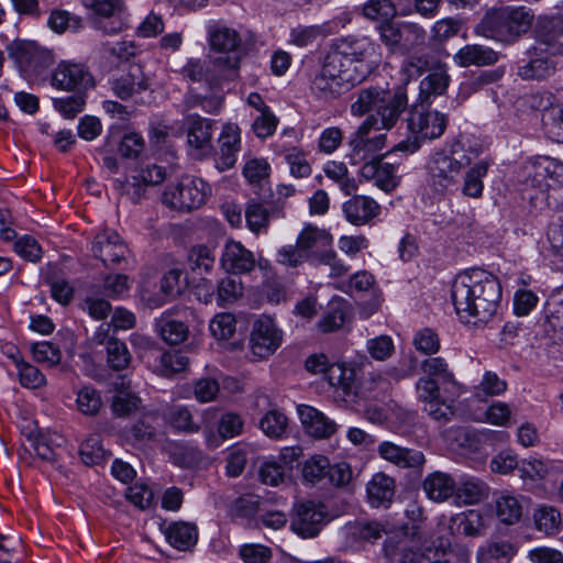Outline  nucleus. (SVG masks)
<instances>
[{"label":"nucleus","mask_w":563,"mask_h":563,"mask_svg":"<svg viewBox=\"0 0 563 563\" xmlns=\"http://www.w3.org/2000/svg\"><path fill=\"white\" fill-rule=\"evenodd\" d=\"M408 107L406 89L398 86L394 90L382 86H369L360 89L351 104L354 117L368 115L349 137V158L352 165H363L365 162L378 159L376 155L386 146L385 133L371 135L373 130H390L398 122Z\"/></svg>","instance_id":"nucleus-1"},{"label":"nucleus","mask_w":563,"mask_h":563,"mask_svg":"<svg viewBox=\"0 0 563 563\" xmlns=\"http://www.w3.org/2000/svg\"><path fill=\"white\" fill-rule=\"evenodd\" d=\"M373 44L366 38H339L325 53L311 81L321 98H333L363 81L372 71Z\"/></svg>","instance_id":"nucleus-2"},{"label":"nucleus","mask_w":563,"mask_h":563,"mask_svg":"<svg viewBox=\"0 0 563 563\" xmlns=\"http://www.w3.org/2000/svg\"><path fill=\"white\" fill-rule=\"evenodd\" d=\"M474 161V152L455 144L450 151L435 152L428 165V184L432 190L445 195L461 187L462 194L471 198L483 195V178L489 164L485 159Z\"/></svg>","instance_id":"nucleus-3"},{"label":"nucleus","mask_w":563,"mask_h":563,"mask_svg":"<svg viewBox=\"0 0 563 563\" xmlns=\"http://www.w3.org/2000/svg\"><path fill=\"white\" fill-rule=\"evenodd\" d=\"M451 298L456 314L463 322L487 323L498 310L501 286L492 273L472 268L456 275L451 288Z\"/></svg>","instance_id":"nucleus-4"},{"label":"nucleus","mask_w":563,"mask_h":563,"mask_svg":"<svg viewBox=\"0 0 563 563\" xmlns=\"http://www.w3.org/2000/svg\"><path fill=\"white\" fill-rule=\"evenodd\" d=\"M533 13L526 7H501L489 10L475 26V33L501 43H515L526 34Z\"/></svg>","instance_id":"nucleus-5"},{"label":"nucleus","mask_w":563,"mask_h":563,"mask_svg":"<svg viewBox=\"0 0 563 563\" xmlns=\"http://www.w3.org/2000/svg\"><path fill=\"white\" fill-rule=\"evenodd\" d=\"M207 41L210 51L217 54L210 57L211 65L221 68L234 79L243 56L240 33L222 22H210L207 25Z\"/></svg>","instance_id":"nucleus-6"},{"label":"nucleus","mask_w":563,"mask_h":563,"mask_svg":"<svg viewBox=\"0 0 563 563\" xmlns=\"http://www.w3.org/2000/svg\"><path fill=\"white\" fill-rule=\"evenodd\" d=\"M446 125L445 114L430 110L427 104H415L407 119V128L411 136L398 143L394 151L412 154L421 147L423 142L439 139L444 133Z\"/></svg>","instance_id":"nucleus-7"},{"label":"nucleus","mask_w":563,"mask_h":563,"mask_svg":"<svg viewBox=\"0 0 563 563\" xmlns=\"http://www.w3.org/2000/svg\"><path fill=\"white\" fill-rule=\"evenodd\" d=\"M527 185L539 189L548 208H563V163L548 156L538 157L530 166Z\"/></svg>","instance_id":"nucleus-8"},{"label":"nucleus","mask_w":563,"mask_h":563,"mask_svg":"<svg viewBox=\"0 0 563 563\" xmlns=\"http://www.w3.org/2000/svg\"><path fill=\"white\" fill-rule=\"evenodd\" d=\"M7 52L19 70L27 78L42 75L53 64L51 51L32 41H13L7 46Z\"/></svg>","instance_id":"nucleus-9"},{"label":"nucleus","mask_w":563,"mask_h":563,"mask_svg":"<svg viewBox=\"0 0 563 563\" xmlns=\"http://www.w3.org/2000/svg\"><path fill=\"white\" fill-rule=\"evenodd\" d=\"M208 185L200 178L185 176L176 184L168 185L163 194V202L178 211H190L206 201Z\"/></svg>","instance_id":"nucleus-10"},{"label":"nucleus","mask_w":563,"mask_h":563,"mask_svg":"<svg viewBox=\"0 0 563 563\" xmlns=\"http://www.w3.org/2000/svg\"><path fill=\"white\" fill-rule=\"evenodd\" d=\"M91 253L106 267L126 269L130 266V250L113 230L98 232L91 243Z\"/></svg>","instance_id":"nucleus-11"},{"label":"nucleus","mask_w":563,"mask_h":563,"mask_svg":"<svg viewBox=\"0 0 563 563\" xmlns=\"http://www.w3.org/2000/svg\"><path fill=\"white\" fill-rule=\"evenodd\" d=\"M216 121L198 113L186 114L183 129L187 136V146L196 158H202L212 152V136Z\"/></svg>","instance_id":"nucleus-12"},{"label":"nucleus","mask_w":563,"mask_h":563,"mask_svg":"<svg viewBox=\"0 0 563 563\" xmlns=\"http://www.w3.org/2000/svg\"><path fill=\"white\" fill-rule=\"evenodd\" d=\"M51 85L63 91L86 92L95 86V80L84 64L62 60L52 71Z\"/></svg>","instance_id":"nucleus-13"},{"label":"nucleus","mask_w":563,"mask_h":563,"mask_svg":"<svg viewBox=\"0 0 563 563\" xmlns=\"http://www.w3.org/2000/svg\"><path fill=\"white\" fill-rule=\"evenodd\" d=\"M283 332L268 316H262L253 323L250 335V349L254 356L266 358L280 346Z\"/></svg>","instance_id":"nucleus-14"},{"label":"nucleus","mask_w":563,"mask_h":563,"mask_svg":"<svg viewBox=\"0 0 563 563\" xmlns=\"http://www.w3.org/2000/svg\"><path fill=\"white\" fill-rule=\"evenodd\" d=\"M325 520L324 506L313 501H305L294 507L290 529L303 539L314 538L320 533Z\"/></svg>","instance_id":"nucleus-15"},{"label":"nucleus","mask_w":563,"mask_h":563,"mask_svg":"<svg viewBox=\"0 0 563 563\" xmlns=\"http://www.w3.org/2000/svg\"><path fill=\"white\" fill-rule=\"evenodd\" d=\"M543 47H531L518 64L517 75L523 80H542L556 71L554 57Z\"/></svg>","instance_id":"nucleus-16"},{"label":"nucleus","mask_w":563,"mask_h":563,"mask_svg":"<svg viewBox=\"0 0 563 563\" xmlns=\"http://www.w3.org/2000/svg\"><path fill=\"white\" fill-rule=\"evenodd\" d=\"M82 5L102 18H113L112 21H98L96 27L104 34H117L125 27L122 14L125 11L124 0H80Z\"/></svg>","instance_id":"nucleus-17"},{"label":"nucleus","mask_w":563,"mask_h":563,"mask_svg":"<svg viewBox=\"0 0 563 563\" xmlns=\"http://www.w3.org/2000/svg\"><path fill=\"white\" fill-rule=\"evenodd\" d=\"M533 33L536 38L533 47H543L550 54L562 53V45L559 42V37L563 34V19L561 16H540Z\"/></svg>","instance_id":"nucleus-18"},{"label":"nucleus","mask_w":563,"mask_h":563,"mask_svg":"<svg viewBox=\"0 0 563 563\" xmlns=\"http://www.w3.org/2000/svg\"><path fill=\"white\" fill-rule=\"evenodd\" d=\"M180 75L190 82H206L210 88L219 87L223 81L233 78L221 68L206 63L200 58H190L181 68Z\"/></svg>","instance_id":"nucleus-19"},{"label":"nucleus","mask_w":563,"mask_h":563,"mask_svg":"<svg viewBox=\"0 0 563 563\" xmlns=\"http://www.w3.org/2000/svg\"><path fill=\"white\" fill-rule=\"evenodd\" d=\"M380 206L369 196L354 195L342 205L347 222L353 225H365L380 213Z\"/></svg>","instance_id":"nucleus-20"},{"label":"nucleus","mask_w":563,"mask_h":563,"mask_svg":"<svg viewBox=\"0 0 563 563\" xmlns=\"http://www.w3.org/2000/svg\"><path fill=\"white\" fill-rule=\"evenodd\" d=\"M397 169V166L382 158L372 159L361 166L360 176L365 180H373L377 187L388 192L399 184Z\"/></svg>","instance_id":"nucleus-21"},{"label":"nucleus","mask_w":563,"mask_h":563,"mask_svg":"<svg viewBox=\"0 0 563 563\" xmlns=\"http://www.w3.org/2000/svg\"><path fill=\"white\" fill-rule=\"evenodd\" d=\"M383 551L390 563H422L424 560L422 551L406 536L388 538Z\"/></svg>","instance_id":"nucleus-22"},{"label":"nucleus","mask_w":563,"mask_h":563,"mask_svg":"<svg viewBox=\"0 0 563 563\" xmlns=\"http://www.w3.org/2000/svg\"><path fill=\"white\" fill-rule=\"evenodd\" d=\"M221 265L232 274L249 273L255 267V257L240 242L230 241L224 246Z\"/></svg>","instance_id":"nucleus-23"},{"label":"nucleus","mask_w":563,"mask_h":563,"mask_svg":"<svg viewBox=\"0 0 563 563\" xmlns=\"http://www.w3.org/2000/svg\"><path fill=\"white\" fill-rule=\"evenodd\" d=\"M377 451L380 457L402 468H419L426 461L421 451L402 448L388 441L380 443Z\"/></svg>","instance_id":"nucleus-24"},{"label":"nucleus","mask_w":563,"mask_h":563,"mask_svg":"<svg viewBox=\"0 0 563 563\" xmlns=\"http://www.w3.org/2000/svg\"><path fill=\"white\" fill-rule=\"evenodd\" d=\"M298 415L306 432L314 438H329L336 431L335 422L311 406H298Z\"/></svg>","instance_id":"nucleus-25"},{"label":"nucleus","mask_w":563,"mask_h":563,"mask_svg":"<svg viewBox=\"0 0 563 563\" xmlns=\"http://www.w3.org/2000/svg\"><path fill=\"white\" fill-rule=\"evenodd\" d=\"M148 79L139 64L129 66L128 71L112 81V90L120 99L125 100L134 93L148 88Z\"/></svg>","instance_id":"nucleus-26"},{"label":"nucleus","mask_w":563,"mask_h":563,"mask_svg":"<svg viewBox=\"0 0 563 563\" xmlns=\"http://www.w3.org/2000/svg\"><path fill=\"white\" fill-rule=\"evenodd\" d=\"M453 60L460 67L489 66L497 63L498 53L484 45L467 44L453 55Z\"/></svg>","instance_id":"nucleus-27"},{"label":"nucleus","mask_w":563,"mask_h":563,"mask_svg":"<svg viewBox=\"0 0 563 563\" xmlns=\"http://www.w3.org/2000/svg\"><path fill=\"white\" fill-rule=\"evenodd\" d=\"M450 76L443 66L432 70L420 81L419 103L430 107L433 100L442 97L449 87Z\"/></svg>","instance_id":"nucleus-28"},{"label":"nucleus","mask_w":563,"mask_h":563,"mask_svg":"<svg viewBox=\"0 0 563 563\" xmlns=\"http://www.w3.org/2000/svg\"><path fill=\"white\" fill-rule=\"evenodd\" d=\"M154 327L159 338L170 345L180 344L189 333L188 327L183 321L175 319L169 311L156 318Z\"/></svg>","instance_id":"nucleus-29"},{"label":"nucleus","mask_w":563,"mask_h":563,"mask_svg":"<svg viewBox=\"0 0 563 563\" xmlns=\"http://www.w3.org/2000/svg\"><path fill=\"white\" fill-rule=\"evenodd\" d=\"M455 483L451 475L437 471L424 478L422 487L431 500L441 503L455 494Z\"/></svg>","instance_id":"nucleus-30"},{"label":"nucleus","mask_w":563,"mask_h":563,"mask_svg":"<svg viewBox=\"0 0 563 563\" xmlns=\"http://www.w3.org/2000/svg\"><path fill=\"white\" fill-rule=\"evenodd\" d=\"M421 369L426 377H432L439 382L445 391L457 393L459 384L453 372L443 357H429L421 363Z\"/></svg>","instance_id":"nucleus-31"},{"label":"nucleus","mask_w":563,"mask_h":563,"mask_svg":"<svg viewBox=\"0 0 563 563\" xmlns=\"http://www.w3.org/2000/svg\"><path fill=\"white\" fill-rule=\"evenodd\" d=\"M331 242L332 236L325 230L311 224L306 225L297 238L298 245L308 258L316 255L320 257L319 250L329 247Z\"/></svg>","instance_id":"nucleus-32"},{"label":"nucleus","mask_w":563,"mask_h":563,"mask_svg":"<svg viewBox=\"0 0 563 563\" xmlns=\"http://www.w3.org/2000/svg\"><path fill=\"white\" fill-rule=\"evenodd\" d=\"M167 542L179 551L192 548L198 540L197 527L185 521H175L165 529Z\"/></svg>","instance_id":"nucleus-33"},{"label":"nucleus","mask_w":563,"mask_h":563,"mask_svg":"<svg viewBox=\"0 0 563 563\" xmlns=\"http://www.w3.org/2000/svg\"><path fill=\"white\" fill-rule=\"evenodd\" d=\"M517 553L515 544L508 540H494L477 551V563H510Z\"/></svg>","instance_id":"nucleus-34"},{"label":"nucleus","mask_w":563,"mask_h":563,"mask_svg":"<svg viewBox=\"0 0 563 563\" xmlns=\"http://www.w3.org/2000/svg\"><path fill=\"white\" fill-rule=\"evenodd\" d=\"M394 490V479L382 473L375 474L366 487L368 500L374 507L389 504L393 499Z\"/></svg>","instance_id":"nucleus-35"},{"label":"nucleus","mask_w":563,"mask_h":563,"mask_svg":"<svg viewBox=\"0 0 563 563\" xmlns=\"http://www.w3.org/2000/svg\"><path fill=\"white\" fill-rule=\"evenodd\" d=\"M487 492L488 487L483 481L463 475L460 477L459 482L455 483L454 495L460 501L472 505L484 499V497L487 496Z\"/></svg>","instance_id":"nucleus-36"},{"label":"nucleus","mask_w":563,"mask_h":563,"mask_svg":"<svg viewBox=\"0 0 563 563\" xmlns=\"http://www.w3.org/2000/svg\"><path fill=\"white\" fill-rule=\"evenodd\" d=\"M495 511L503 523L515 525L521 519L523 506L519 497L503 493L496 498Z\"/></svg>","instance_id":"nucleus-37"},{"label":"nucleus","mask_w":563,"mask_h":563,"mask_svg":"<svg viewBox=\"0 0 563 563\" xmlns=\"http://www.w3.org/2000/svg\"><path fill=\"white\" fill-rule=\"evenodd\" d=\"M214 262L213 251L206 245L192 246L188 253V269L197 276L209 273L213 268Z\"/></svg>","instance_id":"nucleus-38"},{"label":"nucleus","mask_w":563,"mask_h":563,"mask_svg":"<svg viewBox=\"0 0 563 563\" xmlns=\"http://www.w3.org/2000/svg\"><path fill=\"white\" fill-rule=\"evenodd\" d=\"M536 528L548 536H553L561 530L562 517L552 506H541L533 514Z\"/></svg>","instance_id":"nucleus-39"},{"label":"nucleus","mask_w":563,"mask_h":563,"mask_svg":"<svg viewBox=\"0 0 563 563\" xmlns=\"http://www.w3.org/2000/svg\"><path fill=\"white\" fill-rule=\"evenodd\" d=\"M244 217L247 228L253 233H260L267 230L271 212L262 202L252 199L246 205Z\"/></svg>","instance_id":"nucleus-40"},{"label":"nucleus","mask_w":563,"mask_h":563,"mask_svg":"<svg viewBox=\"0 0 563 563\" xmlns=\"http://www.w3.org/2000/svg\"><path fill=\"white\" fill-rule=\"evenodd\" d=\"M47 26L57 34H64L67 31L78 32L84 24L80 16L66 10L55 9L49 13Z\"/></svg>","instance_id":"nucleus-41"},{"label":"nucleus","mask_w":563,"mask_h":563,"mask_svg":"<svg viewBox=\"0 0 563 563\" xmlns=\"http://www.w3.org/2000/svg\"><path fill=\"white\" fill-rule=\"evenodd\" d=\"M107 363L113 371L120 372L129 367L132 356L124 342L115 338L107 341Z\"/></svg>","instance_id":"nucleus-42"},{"label":"nucleus","mask_w":563,"mask_h":563,"mask_svg":"<svg viewBox=\"0 0 563 563\" xmlns=\"http://www.w3.org/2000/svg\"><path fill=\"white\" fill-rule=\"evenodd\" d=\"M329 384L340 388L345 396L353 393L355 385V373L352 368L345 367L343 364H332L325 375Z\"/></svg>","instance_id":"nucleus-43"},{"label":"nucleus","mask_w":563,"mask_h":563,"mask_svg":"<svg viewBox=\"0 0 563 563\" xmlns=\"http://www.w3.org/2000/svg\"><path fill=\"white\" fill-rule=\"evenodd\" d=\"M325 176L334 180L345 195L356 191L357 185L353 177L349 176L347 167L342 162L330 161L324 167Z\"/></svg>","instance_id":"nucleus-44"},{"label":"nucleus","mask_w":563,"mask_h":563,"mask_svg":"<svg viewBox=\"0 0 563 563\" xmlns=\"http://www.w3.org/2000/svg\"><path fill=\"white\" fill-rule=\"evenodd\" d=\"M188 363V357L179 351L165 352L159 357L156 372L161 376L172 377L173 375L185 371Z\"/></svg>","instance_id":"nucleus-45"},{"label":"nucleus","mask_w":563,"mask_h":563,"mask_svg":"<svg viewBox=\"0 0 563 563\" xmlns=\"http://www.w3.org/2000/svg\"><path fill=\"white\" fill-rule=\"evenodd\" d=\"M287 417L277 409L267 411L260 421L261 430L272 439L282 438L287 430Z\"/></svg>","instance_id":"nucleus-46"},{"label":"nucleus","mask_w":563,"mask_h":563,"mask_svg":"<svg viewBox=\"0 0 563 563\" xmlns=\"http://www.w3.org/2000/svg\"><path fill=\"white\" fill-rule=\"evenodd\" d=\"M77 409L85 416H95L102 406L100 393L92 386L87 385L77 391Z\"/></svg>","instance_id":"nucleus-47"},{"label":"nucleus","mask_w":563,"mask_h":563,"mask_svg":"<svg viewBox=\"0 0 563 563\" xmlns=\"http://www.w3.org/2000/svg\"><path fill=\"white\" fill-rule=\"evenodd\" d=\"M329 460L324 455H313L305 461L301 475L306 483L317 484L327 477Z\"/></svg>","instance_id":"nucleus-48"},{"label":"nucleus","mask_w":563,"mask_h":563,"mask_svg":"<svg viewBox=\"0 0 563 563\" xmlns=\"http://www.w3.org/2000/svg\"><path fill=\"white\" fill-rule=\"evenodd\" d=\"M325 35L327 31L322 25H297L290 30L289 43L298 47H306Z\"/></svg>","instance_id":"nucleus-49"},{"label":"nucleus","mask_w":563,"mask_h":563,"mask_svg":"<svg viewBox=\"0 0 563 563\" xmlns=\"http://www.w3.org/2000/svg\"><path fill=\"white\" fill-rule=\"evenodd\" d=\"M54 109L66 119H73L84 110L85 92H74L71 96L53 98Z\"/></svg>","instance_id":"nucleus-50"},{"label":"nucleus","mask_w":563,"mask_h":563,"mask_svg":"<svg viewBox=\"0 0 563 563\" xmlns=\"http://www.w3.org/2000/svg\"><path fill=\"white\" fill-rule=\"evenodd\" d=\"M16 369L20 384L25 388L35 389L46 384V378L41 371L24 360L16 361Z\"/></svg>","instance_id":"nucleus-51"},{"label":"nucleus","mask_w":563,"mask_h":563,"mask_svg":"<svg viewBox=\"0 0 563 563\" xmlns=\"http://www.w3.org/2000/svg\"><path fill=\"white\" fill-rule=\"evenodd\" d=\"M31 351L34 361L47 367L57 365L62 360L59 347L47 341L34 343Z\"/></svg>","instance_id":"nucleus-52"},{"label":"nucleus","mask_w":563,"mask_h":563,"mask_svg":"<svg viewBox=\"0 0 563 563\" xmlns=\"http://www.w3.org/2000/svg\"><path fill=\"white\" fill-rule=\"evenodd\" d=\"M113 186L122 196H125L133 203H137L143 198L147 187L136 175L128 177L124 180L115 179Z\"/></svg>","instance_id":"nucleus-53"},{"label":"nucleus","mask_w":563,"mask_h":563,"mask_svg":"<svg viewBox=\"0 0 563 563\" xmlns=\"http://www.w3.org/2000/svg\"><path fill=\"white\" fill-rule=\"evenodd\" d=\"M79 454L86 465H97L104 460L106 451L99 435H91L80 444Z\"/></svg>","instance_id":"nucleus-54"},{"label":"nucleus","mask_w":563,"mask_h":563,"mask_svg":"<svg viewBox=\"0 0 563 563\" xmlns=\"http://www.w3.org/2000/svg\"><path fill=\"white\" fill-rule=\"evenodd\" d=\"M236 321L232 313H218L211 320L209 329L211 334L218 340H228L235 332Z\"/></svg>","instance_id":"nucleus-55"},{"label":"nucleus","mask_w":563,"mask_h":563,"mask_svg":"<svg viewBox=\"0 0 563 563\" xmlns=\"http://www.w3.org/2000/svg\"><path fill=\"white\" fill-rule=\"evenodd\" d=\"M401 51H410L415 47L421 46L426 42V31L415 23H404L401 24Z\"/></svg>","instance_id":"nucleus-56"},{"label":"nucleus","mask_w":563,"mask_h":563,"mask_svg":"<svg viewBox=\"0 0 563 563\" xmlns=\"http://www.w3.org/2000/svg\"><path fill=\"white\" fill-rule=\"evenodd\" d=\"M412 343L418 352L426 355L435 354L440 350L439 336L429 328L417 331Z\"/></svg>","instance_id":"nucleus-57"},{"label":"nucleus","mask_w":563,"mask_h":563,"mask_svg":"<svg viewBox=\"0 0 563 563\" xmlns=\"http://www.w3.org/2000/svg\"><path fill=\"white\" fill-rule=\"evenodd\" d=\"M125 496L129 501L141 510L148 509L154 504V493L145 484H134L128 487Z\"/></svg>","instance_id":"nucleus-58"},{"label":"nucleus","mask_w":563,"mask_h":563,"mask_svg":"<svg viewBox=\"0 0 563 563\" xmlns=\"http://www.w3.org/2000/svg\"><path fill=\"white\" fill-rule=\"evenodd\" d=\"M363 14L372 20L388 21L395 18L390 0H368L363 5Z\"/></svg>","instance_id":"nucleus-59"},{"label":"nucleus","mask_w":563,"mask_h":563,"mask_svg":"<svg viewBox=\"0 0 563 563\" xmlns=\"http://www.w3.org/2000/svg\"><path fill=\"white\" fill-rule=\"evenodd\" d=\"M218 301L220 303L232 302L242 295V283L239 278L227 276L217 286Z\"/></svg>","instance_id":"nucleus-60"},{"label":"nucleus","mask_w":563,"mask_h":563,"mask_svg":"<svg viewBox=\"0 0 563 563\" xmlns=\"http://www.w3.org/2000/svg\"><path fill=\"white\" fill-rule=\"evenodd\" d=\"M244 420L236 412H225L221 416L218 424L219 434L223 439H231L242 433Z\"/></svg>","instance_id":"nucleus-61"},{"label":"nucleus","mask_w":563,"mask_h":563,"mask_svg":"<svg viewBox=\"0 0 563 563\" xmlns=\"http://www.w3.org/2000/svg\"><path fill=\"white\" fill-rule=\"evenodd\" d=\"M220 391L219 382L211 377H202L194 383V396L199 402H209L217 398Z\"/></svg>","instance_id":"nucleus-62"},{"label":"nucleus","mask_w":563,"mask_h":563,"mask_svg":"<svg viewBox=\"0 0 563 563\" xmlns=\"http://www.w3.org/2000/svg\"><path fill=\"white\" fill-rule=\"evenodd\" d=\"M260 478L265 485L278 486L285 479V468L276 460H266L261 465Z\"/></svg>","instance_id":"nucleus-63"},{"label":"nucleus","mask_w":563,"mask_h":563,"mask_svg":"<svg viewBox=\"0 0 563 563\" xmlns=\"http://www.w3.org/2000/svg\"><path fill=\"white\" fill-rule=\"evenodd\" d=\"M14 251L24 260L37 262L42 257V249L37 241L31 235H23L14 243Z\"/></svg>","instance_id":"nucleus-64"}]
</instances>
